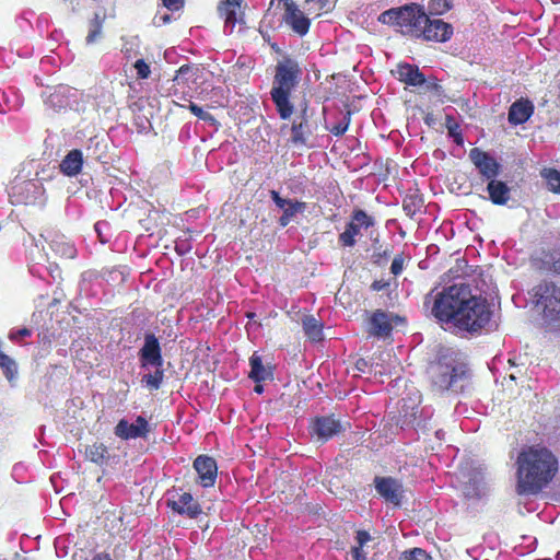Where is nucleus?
Wrapping results in <instances>:
<instances>
[{"instance_id": "f257e3e1", "label": "nucleus", "mask_w": 560, "mask_h": 560, "mask_svg": "<svg viewBox=\"0 0 560 560\" xmlns=\"http://www.w3.org/2000/svg\"><path fill=\"white\" fill-rule=\"evenodd\" d=\"M431 306V314L444 324H452L459 330L478 332L491 320L492 311L487 299L472 294L467 283H455L433 295L425 296L424 304Z\"/></svg>"}, {"instance_id": "f03ea898", "label": "nucleus", "mask_w": 560, "mask_h": 560, "mask_svg": "<svg viewBox=\"0 0 560 560\" xmlns=\"http://www.w3.org/2000/svg\"><path fill=\"white\" fill-rule=\"evenodd\" d=\"M557 457L546 447L529 446L517 457V479L521 492L538 493L556 476Z\"/></svg>"}, {"instance_id": "7ed1b4c3", "label": "nucleus", "mask_w": 560, "mask_h": 560, "mask_svg": "<svg viewBox=\"0 0 560 560\" xmlns=\"http://www.w3.org/2000/svg\"><path fill=\"white\" fill-rule=\"evenodd\" d=\"M302 74L300 63L291 57H283L275 67L270 98L282 120L290 119L294 113L292 93L298 88Z\"/></svg>"}, {"instance_id": "20e7f679", "label": "nucleus", "mask_w": 560, "mask_h": 560, "mask_svg": "<svg viewBox=\"0 0 560 560\" xmlns=\"http://www.w3.org/2000/svg\"><path fill=\"white\" fill-rule=\"evenodd\" d=\"M429 21L428 14L422 5L408 3L402 7L392 8L378 16V22L397 27L405 35L420 38L423 34V26Z\"/></svg>"}, {"instance_id": "39448f33", "label": "nucleus", "mask_w": 560, "mask_h": 560, "mask_svg": "<svg viewBox=\"0 0 560 560\" xmlns=\"http://www.w3.org/2000/svg\"><path fill=\"white\" fill-rule=\"evenodd\" d=\"M536 306L542 308L544 316L551 320H560V288L552 281L544 280L532 290Z\"/></svg>"}, {"instance_id": "423d86ee", "label": "nucleus", "mask_w": 560, "mask_h": 560, "mask_svg": "<svg viewBox=\"0 0 560 560\" xmlns=\"http://www.w3.org/2000/svg\"><path fill=\"white\" fill-rule=\"evenodd\" d=\"M350 428V423L341 421L334 413L326 416H317L311 419L308 433L312 439L317 442L326 443L334 436L343 433Z\"/></svg>"}, {"instance_id": "0eeeda50", "label": "nucleus", "mask_w": 560, "mask_h": 560, "mask_svg": "<svg viewBox=\"0 0 560 560\" xmlns=\"http://www.w3.org/2000/svg\"><path fill=\"white\" fill-rule=\"evenodd\" d=\"M405 322L404 317L397 314L375 310L368 318L366 332L371 337L386 339L390 337L394 327Z\"/></svg>"}, {"instance_id": "6e6552de", "label": "nucleus", "mask_w": 560, "mask_h": 560, "mask_svg": "<svg viewBox=\"0 0 560 560\" xmlns=\"http://www.w3.org/2000/svg\"><path fill=\"white\" fill-rule=\"evenodd\" d=\"M375 224L374 218L362 209H354L346 229L338 236V243L342 247H353L357 244L355 237L360 235L361 229L368 230Z\"/></svg>"}, {"instance_id": "1a4fd4ad", "label": "nucleus", "mask_w": 560, "mask_h": 560, "mask_svg": "<svg viewBox=\"0 0 560 560\" xmlns=\"http://www.w3.org/2000/svg\"><path fill=\"white\" fill-rule=\"evenodd\" d=\"M311 117L312 113L308 102L303 101L300 104L299 114L293 119L291 126V142L294 145H306L307 139L312 136L314 129Z\"/></svg>"}, {"instance_id": "9d476101", "label": "nucleus", "mask_w": 560, "mask_h": 560, "mask_svg": "<svg viewBox=\"0 0 560 560\" xmlns=\"http://www.w3.org/2000/svg\"><path fill=\"white\" fill-rule=\"evenodd\" d=\"M468 156L483 182L494 179L499 176L501 165L489 152L483 151L480 148H472L470 149Z\"/></svg>"}, {"instance_id": "9b49d317", "label": "nucleus", "mask_w": 560, "mask_h": 560, "mask_svg": "<svg viewBox=\"0 0 560 560\" xmlns=\"http://www.w3.org/2000/svg\"><path fill=\"white\" fill-rule=\"evenodd\" d=\"M432 387L438 392H444L464 374V371H457L456 366L442 362L432 364L429 369Z\"/></svg>"}, {"instance_id": "f8f14e48", "label": "nucleus", "mask_w": 560, "mask_h": 560, "mask_svg": "<svg viewBox=\"0 0 560 560\" xmlns=\"http://www.w3.org/2000/svg\"><path fill=\"white\" fill-rule=\"evenodd\" d=\"M374 487L376 492L386 502L392 503L395 506H399L404 497L402 483L393 477H381L374 478Z\"/></svg>"}, {"instance_id": "ddd939ff", "label": "nucleus", "mask_w": 560, "mask_h": 560, "mask_svg": "<svg viewBox=\"0 0 560 560\" xmlns=\"http://www.w3.org/2000/svg\"><path fill=\"white\" fill-rule=\"evenodd\" d=\"M192 467L198 475L197 482L203 488H210L215 485L218 477V465L213 457L209 455H199L195 458Z\"/></svg>"}, {"instance_id": "4468645a", "label": "nucleus", "mask_w": 560, "mask_h": 560, "mask_svg": "<svg viewBox=\"0 0 560 560\" xmlns=\"http://www.w3.org/2000/svg\"><path fill=\"white\" fill-rule=\"evenodd\" d=\"M139 359L143 369L149 365H163L161 346L154 334H145L144 343L139 351Z\"/></svg>"}, {"instance_id": "2eb2a0df", "label": "nucleus", "mask_w": 560, "mask_h": 560, "mask_svg": "<svg viewBox=\"0 0 560 560\" xmlns=\"http://www.w3.org/2000/svg\"><path fill=\"white\" fill-rule=\"evenodd\" d=\"M114 432L115 435L121 440H131L145 438L150 432V429L147 419L142 416H138L135 423H129L126 419L119 420Z\"/></svg>"}, {"instance_id": "dca6fc26", "label": "nucleus", "mask_w": 560, "mask_h": 560, "mask_svg": "<svg viewBox=\"0 0 560 560\" xmlns=\"http://www.w3.org/2000/svg\"><path fill=\"white\" fill-rule=\"evenodd\" d=\"M422 39L428 42L445 43L453 36L454 28L452 24L444 22L443 20H431L425 22L423 26Z\"/></svg>"}, {"instance_id": "f3484780", "label": "nucleus", "mask_w": 560, "mask_h": 560, "mask_svg": "<svg viewBox=\"0 0 560 560\" xmlns=\"http://www.w3.org/2000/svg\"><path fill=\"white\" fill-rule=\"evenodd\" d=\"M270 197L275 205L283 210L282 215L278 220L281 228H285L298 212H302L306 208L305 202L282 198L276 190L270 191Z\"/></svg>"}, {"instance_id": "a211bd4d", "label": "nucleus", "mask_w": 560, "mask_h": 560, "mask_svg": "<svg viewBox=\"0 0 560 560\" xmlns=\"http://www.w3.org/2000/svg\"><path fill=\"white\" fill-rule=\"evenodd\" d=\"M283 20L300 36H304L310 30V19L304 15L292 0H288L284 3Z\"/></svg>"}, {"instance_id": "6ab92c4d", "label": "nucleus", "mask_w": 560, "mask_h": 560, "mask_svg": "<svg viewBox=\"0 0 560 560\" xmlns=\"http://www.w3.org/2000/svg\"><path fill=\"white\" fill-rule=\"evenodd\" d=\"M167 505L175 513L189 518H197L202 513L201 505L189 492L177 494V498L167 501Z\"/></svg>"}, {"instance_id": "aec40b11", "label": "nucleus", "mask_w": 560, "mask_h": 560, "mask_svg": "<svg viewBox=\"0 0 560 560\" xmlns=\"http://www.w3.org/2000/svg\"><path fill=\"white\" fill-rule=\"evenodd\" d=\"M535 107L530 100H516L509 108L508 119L511 125L525 124L534 114Z\"/></svg>"}, {"instance_id": "412c9836", "label": "nucleus", "mask_w": 560, "mask_h": 560, "mask_svg": "<svg viewBox=\"0 0 560 560\" xmlns=\"http://www.w3.org/2000/svg\"><path fill=\"white\" fill-rule=\"evenodd\" d=\"M85 459L96 464L97 466H108L116 456H112L108 447L102 442H94L86 445L84 452Z\"/></svg>"}, {"instance_id": "4be33fe9", "label": "nucleus", "mask_w": 560, "mask_h": 560, "mask_svg": "<svg viewBox=\"0 0 560 560\" xmlns=\"http://www.w3.org/2000/svg\"><path fill=\"white\" fill-rule=\"evenodd\" d=\"M82 167L83 154L79 149L69 151L59 164L60 172L68 177H74L80 174Z\"/></svg>"}, {"instance_id": "5701e85b", "label": "nucleus", "mask_w": 560, "mask_h": 560, "mask_svg": "<svg viewBox=\"0 0 560 560\" xmlns=\"http://www.w3.org/2000/svg\"><path fill=\"white\" fill-rule=\"evenodd\" d=\"M397 78L400 82L411 86H420L425 82L424 74L417 66L410 63L398 65Z\"/></svg>"}, {"instance_id": "b1692460", "label": "nucleus", "mask_w": 560, "mask_h": 560, "mask_svg": "<svg viewBox=\"0 0 560 560\" xmlns=\"http://www.w3.org/2000/svg\"><path fill=\"white\" fill-rule=\"evenodd\" d=\"M487 191L492 203L503 206L510 200L511 189L506 183L497 178L488 180Z\"/></svg>"}, {"instance_id": "393cba45", "label": "nucleus", "mask_w": 560, "mask_h": 560, "mask_svg": "<svg viewBox=\"0 0 560 560\" xmlns=\"http://www.w3.org/2000/svg\"><path fill=\"white\" fill-rule=\"evenodd\" d=\"M250 372L248 374L249 378L255 383H260L266 380L272 378V372L270 368H266L262 364L261 357L254 352L249 358Z\"/></svg>"}, {"instance_id": "a878e982", "label": "nucleus", "mask_w": 560, "mask_h": 560, "mask_svg": "<svg viewBox=\"0 0 560 560\" xmlns=\"http://www.w3.org/2000/svg\"><path fill=\"white\" fill-rule=\"evenodd\" d=\"M302 326L306 337L313 341L318 342L324 338V325L320 320L316 319L313 315H306L302 319Z\"/></svg>"}, {"instance_id": "bb28decb", "label": "nucleus", "mask_w": 560, "mask_h": 560, "mask_svg": "<svg viewBox=\"0 0 560 560\" xmlns=\"http://www.w3.org/2000/svg\"><path fill=\"white\" fill-rule=\"evenodd\" d=\"M244 0H225L218 7L219 13L225 20V24L232 27L237 22V12L241 10Z\"/></svg>"}, {"instance_id": "cd10ccee", "label": "nucleus", "mask_w": 560, "mask_h": 560, "mask_svg": "<svg viewBox=\"0 0 560 560\" xmlns=\"http://www.w3.org/2000/svg\"><path fill=\"white\" fill-rule=\"evenodd\" d=\"M423 203L424 201L420 194L417 191L410 192L402 199V210L409 218H413L422 211Z\"/></svg>"}, {"instance_id": "c85d7f7f", "label": "nucleus", "mask_w": 560, "mask_h": 560, "mask_svg": "<svg viewBox=\"0 0 560 560\" xmlns=\"http://www.w3.org/2000/svg\"><path fill=\"white\" fill-rule=\"evenodd\" d=\"M155 368L154 373L144 374L141 378L142 384L150 390H158L164 380L163 365H152Z\"/></svg>"}, {"instance_id": "c756f323", "label": "nucleus", "mask_w": 560, "mask_h": 560, "mask_svg": "<svg viewBox=\"0 0 560 560\" xmlns=\"http://www.w3.org/2000/svg\"><path fill=\"white\" fill-rule=\"evenodd\" d=\"M541 175L546 179L548 189L553 194L560 195V171L556 168H546Z\"/></svg>"}, {"instance_id": "7c9ffc66", "label": "nucleus", "mask_w": 560, "mask_h": 560, "mask_svg": "<svg viewBox=\"0 0 560 560\" xmlns=\"http://www.w3.org/2000/svg\"><path fill=\"white\" fill-rule=\"evenodd\" d=\"M104 19L95 13L94 18L90 21V31L86 36V43L93 44L101 37Z\"/></svg>"}, {"instance_id": "2f4dec72", "label": "nucleus", "mask_w": 560, "mask_h": 560, "mask_svg": "<svg viewBox=\"0 0 560 560\" xmlns=\"http://www.w3.org/2000/svg\"><path fill=\"white\" fill-rule=\"evenodd\" d=\"M431 15H443L452 9L451 0H430L428 3Z\"/></svg>"}, {"instance_id": "473e14b6", "label": "nucleus", "mask_w": 560, "mask_h": 560, "mask_svg": "<svg viewBox=\"0 0 560 560\" xmlns=\"http://www.w3.org/2000/svg\"><path fill=\"white\" fill-rule=\"evenodd\" d=\"M446 128L448 136L454 139L457 145H463L464 138L459 129V125L455 121L452 116H446Z\"/></svg>"}, {"instance_id": "72a5a7b5", "label": "nucleus", "mask_w": 560, "mask_h": 560, "mask_svg": "<svg viewBox=\"0 0 560 560\" xmlns=\"http://www.w3.org/2000/svg\"><path fill=\"white\" fill-rule=\"evenodd\" d=\"M398 560H432V557L424 549L415 547L405 550Z\"/></svg>"}, {"instance_id": "f704fd0d", "label": "nucleus", "mask_w": 560, "mask_h": 560, "mask_svg": "<svg viewBox=\"0 0 560 560\" xmlns=\"http://www.w3.org/2000/svg\"><path fill=\"white\" fill-rule=\"evenodd\" d=\"M198 72V68L190 66V65H183L177 70V74L174 78V81H176L178 84L180 82H187L189 79L196 77Z\"/></svg>"}, {"instance_id": "c9c22d12", "label": "nucleus", "mask_w": 560, "mask_h": 560, "mask_svg": "<svg viewBox=\"0 0 560 560\" xmlns=\"http://www.w3.org/2000/svg\"><path fill=\"white\" fill-rule=\"evenodd\" d=\"M350 122H351V112H350V110H348V112L345 114L343 118H342L339 122L335 124V125L329 129V131H330L334 136H336V137L343 136V135L346 133V131L348 130Z\"/></svg>"}, {"instance_id": "e433bc0d", "label": "nucleus", "mask_w": 560, "mask_h": 560, "mask_svg": "<svg viewBox=\"0 0 560 560\" xmlns=\"http://www.w3.org/2000/svg\"><path fill=\"white\" fill-rule=\"evenodd\" d=\"M406 262V256L404 253L395 255L392 265H390V273L395 277L399 276L404 268Z\"/></svg>"}, {"instance_id": "4c0bfd02", "label": "nucleus", "mask_w": 560, "mask_h": 560, "mask_svg": "<svg viewBox=\"0 0 560 560\" xmlns=\"http://www.w3.org/2000/svg\"><path fill=\"white\" fill-rule=\"evenodd\" d=\"M137 71L138 79H148L151 74L150 65L144 61V59H138L133 65Z\"/></svg>"}, {"instance_id": "58836bf2", "label": "nucleus", "mask_w": 560, "mask_h": 560, "mask_svg": "<svg viewBox=\"0 0 560 560\" xmlns=\"http://www.w3.org/2000/svg\"><path fill=\"white\" fill-rule=\"evenodd\" d=\"M392 254V250L389 249H384L383 252H375L373 254V261L374 264L376 265H383L384 262L387 261L389 255Z\"/></svg>"}, {"instance_id": "ea45409f", "label": "nucleus", "mask_w": 560, "mask_h": 560, "mask_svg": "<svg viewBox=\"0 0 560 560\" xmlns=\"http://www.w3.org/2000/svg\"><path fill=\"white\" fill-rule=\"evenodd\" d=\"M370 540H371V535L369 532L363 530V529H360L357 532V534H355L357 545L355 546L364 547V545H366Z\"/></svg>"}, {"instance_id": "a19ab883", "label": "nucleus", "mask_w": 560, "mask_h": 560, "mask_svg": "<svg viewBox=\"0 0 560 560\" xmlns=\"http://www.w3.org/2000/svg\"><path fill=\"white\" fill-rule=\"evenodd\" d=\"M163 5L170 11H178L184 7V0H161Z\"/></svg>"}, {"instance_id": "79ce46f5", "label": "nucleus", "mask_w": 560, "mask_h": 560, "mask_svg": "<svg viewBox=\"0 0 560 560\" xmlns=\"http://www.w3.org/2000/svg\"><path fill=\"white\" fill-rule=\"evenodd\" d=\"M366 552L361 546H353L351 548V557L353 560H366Z\"/></svg>"}, {"instance_id": "37998d69", "label": "nucleus", "mask_w": 560, "mask_h": 560, "mask_svg": "<svg viewBox=\"0 0 560 560\" xmlns=\"http://www.w3.org/2000/svg\"><path fill=\"white\" fill-rule=\"evenodd\" d=\"M31 334H32L31 330L28 328L24 327V328H21V329L16 330V331H11L10 335H9V338L11 340H18L20 338H24V337L31 336Z\"/></svg>"}, {"instance_id": "c03bdc74", "label": "nucleus", "mask_w": 560, "mask_h": 560, "mask_svg": "<svg viewBox=\"0 0 560 560\" xmlns=\"http://www.w3.org/2000/svg\"><path fill=\"white\" fill-rule=\"evenodd\" d=\"M195 116L203 121H207V122H211V124L215 122V118L208 112L203 110L201 107H200V109H198V112L196 113Z\"/></svg>"}, {"instance_id": "a18cd8bd", "label": "nucleus", "mask_w": 560, "mask_h": 560, "mask_svg": "<svg viewBox=\"0 0 560 560\" xmlns=\"http://www.w3.org/2000/svg\"><path fill=\"white\" fill-rule=\"evenodd\" d=\"M389 287V282L385 280H375L371 284L372 290L374 291H382Z\"/></svg>"}, {"instance_id": "49530a36", "label": "nucleus", "mask_w": 560, "mask_h": 560, "mask_svg": "<svg viewBox=\"0 0 560 560\" xmlns=\"http://www.w3.org/2000/svg\"><path fill=\"white\" fill-rule=\"evenodd\" d=\"M369 366V363L365 359L361 358L355 362V368L360 372H365L366 368Z\"/></svg>"}, {"instance_id": "de8ad7c7", "label": "nucleus", "mask_w": 560, "mask_h": 560, "mask_svg": "<svg viewBox=\"0 0 560 560\" xmlns=\"http://www.w3.org/2000/svg\"><path fill=\"white\" fill-rule=\"evenodd\" d=\"M92 560H112L110 555L107 552H100L95 555Z\"/></svg>"}, {"instance_id": "09e8293b", "label": "nucleus", "mask_w": 560, "mask_h": 560, "mask_svg": "<svg viewBox=\"0 0 560 560\" xmlns=\"http://www.w3.org/2000/svg\"><path fill=\"white\" fill-rule=\"evenodd\" d=\"M188 109L191 112L192 115H196L198 109H200V106L189 101Z\"/></svg>"}, {"instance_id": "8fccbe9b", "label": "nucleus", "mask_w": 560, "mask_h": 560, "mask_svg": "<svg viewBox=\"0 0 560 560\" xmlns=\"http://www.w3.org/2000/svg\"><path fill=\"white\" fill-rule=\"evenodd\" d=\"M553 270L560 273V256L552 261Z\"/></svg>"}, {"instance_id": "3c124183", "label": "nucleus", "mask_w": 560, "mask_h": 560, "mask_svg": "<svg viewBox=\"0 0 560 560\" xmlns=\"http://www.w3.org/2000/svg\"><path fill=\"white\" fill-rule=\"evenodd\" d=\"M67 250L70 257H73L75 249L73 246L67 245Z\"/></svg>"}, {"instance_id": "603ef678", "label": "nucleus", "mask_w": 560, "mask_h": 560, "mask_svg": "<svg viewBox=\"0 0 560 560\" xmlns=\"http://www.w3.org/2000/svg\"><path fill=\"white\" fill-rule=\"evenodd\" d=\"M262 385H260L259 383L256 384L254 390L258 394L262 393Z\"/></svg>"}, {"instance_id": "864d4df0", "label": "nucleus", "mask_w": 560, "mask_h": 560, "mask_svg": "<svg viewBox=\"0 0 560 560\" xmlns=\"http://www.w3.org/2000/svg\"><path fill=\"white\" fill-rule=\"evenodd\" d=\"M326 0H307V2L324 4Z\"/></svg>"}, {"instance_id": "5fc2aeb1", "label": "nucleus", "mask_w": 560, "mask_h": 560, "mask_svg": "<svg viewBox=\"0 0 560 560\" xmlns=\"http://www.w3.org/2000/svg\"><path fill=\"white\" fill-rule=\"evenodd\" d=\"M100 225H101V223H100V222H97V223L95 224V230H96V232H97V233H100Z\"/></svg>"}, {"instance_id": "6e6d98bb", "label": "nucleus", "mask_w": 560, "mask_h": 560, "mask_svg": "<svg viewBox=\"0 0 560 560\" xmlns=\"http://www.w3.org/2000/svg\"><path fill=\"white\" fill-rule=\"evenodd\" d=\"M168 21H170V16H168V15L163 16V22H164V23H166V22H168Z\"/></svg>"}]
</instances>
